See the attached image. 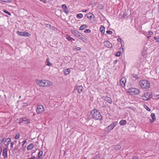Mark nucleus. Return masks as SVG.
Listing matches in <instances>:
<instances>
[{
	"mask_svg": "<svg viewBox=\"0 0 159 159\" xmlns=\"http://www.w3.org/2000/svg\"><path fill=\"white\" fill-rule=\"evenodd\" d=\"M139 85L141 88L144 90H147L150 87L149 82L146 80H142L139 82Z\"/></svg>",
	"mask_w": 159,
	"mask_h": 159,
	"instance_id": "obj_1",
	"label": "nucleus"
},
{
	"mask_svg": "<svg viewBox=\"0 0 159 159\" xmlns=\"http://www.w3.org/2000/svg\"><path fill=\"white\" fill-rule=\"evenodd\" d=\"M91 115L92 116V118L94 120H101L102 119V116L100 112L96 109L92 110Z\"/></svg>",
	"mask_w": 159,
	"mask_h": 159,
	"instance_id": "obj_2",
	"label": "nucleus"
},
{
	"mask_svg": "<svg viewBox=\"0 0 159 159\" xmlns=\"http://www.w3.org/2000/svg\"><path fill=\"white\" fill-rule=\"evenodd\" d=\"M37 83L39 86L42 87L51 86L52 84V83L49 81L44 80H38Z\"/></svg>",
	"mask_w": 159,
	"mask_h": 159,
	"instance_id": "obj_3",
	"label": "nucleus"
},
{
	"mask_svg": "<svg viewBox=\"0 0 159 159\" xmlns=\"http://www.w3.org/2000/svg\"><path fill=\"white\" fill-rule=\"evenodd\" d=\"M72 33L74 35L82 40L83 41H85V38L81 33L75 30H72Z\"/></svg>",
	"mask_w": 159,
	"mask_h": 159,
	"instance_id": "obj_4",
	"label": "nucleus"
},
{
	"mask_svg": "<svg viewBox=\"0 0 159 159\" xmlns=\"http://www.w3.org/2000/svg\"><path fill=\"white\" fill-rule=\"evenodd\" d=\"M117 121H115L113 123L111 124L108 126L105 129V130L109 132L113 129V128L117 125Z\"/></svg>",
	"mask_w": 159,
	"mask_h": 159,
	"instance_id": "obj_5",
	"label": "nucleus"
},
{
	"mask_svg": "<svg viewBox=\"0 0 159 159\" xmlns=\"http://www.w3.org/2000/svg\"><path fill=\"white\" fill-rule=\"evenodd\" d=\"M44 111V108L42 105H38L37 107L36 112L38 114H39L43 112Z\"/></svg>",
	"mask_w": 159,
	"mask_h": 159,
	"instance_id": "obj_6",
	"label": "nucleus"
},
{
	"mask_svg": "<svg viewBox=\"0 0 159 159\" xmlns=\"http://www.w3.org/2000/svg\"><path fill=\"white\" fill-rule=\"evenodd\" d=\"M128 91L129 93L131 94L133 93L134 94H138L139 93V89H137L134 88L129 89H128Z\"/></svg>",
	"mask_w": 159,
	"mask_h": 159,
	"instance_id": "obj_7",
	"label": "nucleus"
},
{
	"mask_svg": "<svg viewBox=\"0 0 159 159\" xmlns=\"http://www.w3.org/2000/svg\"><path fill=\"white\" fill-rule=\"evenodd\" d=\"M126 79L125 78L123 77L121 79L120 82V85L122 87H124L125 85Z\"/></svg>",
	"mask_w": 159,
	"mask_h": 159,
	"instance_id": "obj_8",
	"label": "nucleus"
},
{
	"mask_svg": "<svg viewBox=\"0 0 159 159\" xmlns=\"http://www.w3.org/2000/svg\"><path fill=\"white\" fill-rule=\"evenodd\" d=\"M7 151L8 149L6 148H4L3 150L2 155L4 159H7Z\"/></svg>",
	"mask_w": 159,
	"mask_h": 159,
	"instance_id": "obj_9",
	"label": "nucleus"
},
{
	"mask_svg": "<svg viewBox=\"0 0 159 159\" xmlns=\"http://www.w3.org/2000/svg\"><path fill=\"white\" fill-rule=\"evenodd\" d=\"M20 122L24 124H27L30 122V120L25 118H21Z\"/></svg>",
	"mask_w": 159,
	"mask_h": 159,
	"instance_id": "obj_10",
	"label": "nucleus"
},
{
	"mask_svg": "<svg viewBox=\"0 0 159 159\" xmlns=\"http://www.w3.org/2000/svg\"><path fill=\"white\" fill-rule=\"evenodd\" d=\"M76 89L77 90L79 93H81L82 92L83 88L82 85L77 86Z\"/></svg>",
	"mask_w": 159,
	"mask_h": 159,
	"instance_id": "obj_11",
	"label": "nucleus"
},
{
	"mask_svg": "<svg viewBox=\"0 0 159 159\" xmlns=\"http://www.w3.org/2000/svg\"><path fill=\"white\" fill-rule=\"evenodd\" d=\"M104 45L106 47L109 48H111L112 47V45L111 43L108 41H106L104 42Z\"/></svg>",
	"mask_w": 159,
	"mask_h": 159,
	"instance_id": "obj_12",
	"label": "nucleus"
},
{
	"mask_svg": "<svg viewBox=\"0 0 159 159\" xmlns=\"http://www.w3.org/2000/svg\"><path fill=\"white\" fill-rule=\"evenodd\" d=\"M103 99L106 102H107L109 103H112V101L111 98L107 96L104 97H103Z\"/></svg>",
	"mask_w": 159,
	"mask_h": 159,
	"instance_id": "obj_13",
	"label": "nucleus"
},
{
	"mask_svg": "<svg viewBox=\"0 0 159 159\" xmlns=\"http://www.w3.org/2000/svg\"><path fill=\"white\" fill-rule=\"evenodd\" d=\"M144 96L146 98H148V99H149L152 98V93L150 92H147L144 94Z\"/></svg>",
	"mask_w": 159,
	"mask_h": 159,
	"instance_id": "obj_14",
	"label": "nucleus"
},
{
	"mask_svg": "<svg viewBox=\"0 0 159 159\" xmlns=\"http://www.w3.org/2000/svg\"><path fill=\"white\" fill-rule=\"evenodd\" d=\"M151 116L152 118V120H151L150 119V121H151V123H152L155 121L156 120L155 114L154 113H152L151 114Z\"/></svg>",
	"mask_w": 159,
	"mask_h": 159,
	"instance_id": "obj_15",
	"label": "nucleus"
},
{
	"mask_svg": "<svg viewBox=\"0 0 159 159\" xmlns=\"http://www.w3.org/2000/svg\"><path fill=\"white\" fill-rule=\"evenodd\" d=\"M11 141V138H7V139L4 143V144L5 146L8 147L10 142Z\"/></svg>",
	"mask_w": 159,
	"mask_h": 159,
	"instance_id": "obj_16",
	"label": "nucleus"
},
{
	"mask_svg": "<svg viewBox=\"0 0 159 159\" xmlns=\"http://www.w3.org/2000/svg\"><path fill=\"white\" fill-rule=\"evenodd\" d=\"M34 146L32 143H30L27 146V149L28 150H30L33 148Z\"/></svg>",
	"mask_w": 159,
	"mask_h": 159,
	"instance_id": "obj_17",
	"label": "nucleus"
},
{
	"mask_svg": "<svg viewBox=\"0 0 159 159\" xmlns=\"http://www.w3.org/2000/svg\"><path fill=\"white\" fill-rule=\"evenodd\" d=\"M87 17L89 19H91L92 18H94V15L91 13H89L87 14L86 15Z\"/></svg>",
	"mask_w": 159,
	"mask_h": 159,
	"instance_id": "obj_18",
	"label": "nucleus"
},
{
	"mask_svg": "<svg viewBox=\"0 0 159 159\" xmlns=\"http://www.w3.org/2000/svg\"><path fill=\"white\" fill-rule=\"evenodd\" d=\"M66 39L69 41L72 42L73 41H75V39L71 37L70 36L67 35L66 37Z\"/></svg>",
	"mask_w": 159,
	"mask_h": 159,
	"instance_id": "obj_19",
	"label": "nucleus"
},
{
	"mask_svg": "<svg viewBox=\"0 0 159 159\" xmlns=\"http://www.w3.org/2000/svg\"><path fill=\"white\" fill-rule=\"evenodd\" d=\"M126 123L125 120H122L119 122V124L120 125H125Z\"/></svg>",
	"mask_w": 159,
	"mask_h": 159,
	"instance_id": "obj_20",
	"label": "nucleus"
},
{
	"mask_svg": "<svg viewBox=\"0 0 159 159\" xmlns=\"http://www.w3.org/2000/svg\"><path fill=\"white\" fill-rule=\"evenodd\" d=\"M128 12L127 11H125L122 15V17L124 19L127 18L128 17Z\"/></svg>",
	"mask_w": 159,
	"mask_h": 159,
	"instance_id": "obj_21",
	"label": "nucleus"
},
{
	"mask_svg": "<svg viewBox=\"0 0 159 159\" xmlns=\"http://www.w3.org/2000/svg\"><path fill=\"white\" fill-rule=\"evenodd\" d=\"M70 69H66L64 71V73L66 75H68L70 72Z\"/></svg>",
	"mask_w": 159,
	"mask_h": 159,
	"instance_id": "obj_22",
	"label": "nucleus"
},
{
	"mask_svg": "<svg viewBox=\"0 0 159 159\" xmlns=\"http://www.w3.org/2000/svg\"><path fill=\"white\" fill-rule=\"evenodd\" d=\"M100 30L102 34H104L105 32V27L101 25L100 28Z\"/></svg>",
	"mask_w": 159,
	"mask_h": 159,
	"instance_id": "obj_23",
	"label": "nucleus"
},
{
	"mask_svg": "<svg viewBox=\"0 0 159 159\" xmlns=\"http://www.w3.org/2000/svg\"><path fill=\"white\" fill-rule=\"evenodd\" d=\"M121 148V146L119 145H116L115 146L114 149L116 150H119Z\"/></svg>",
	"mask_w": 159,
	"mask_h": 159,
	"instance_id": "obj_24",
	"label": "nucleus"
},
{
	"mask_svg": "<svg viewBox=\"0 0 159 159\" xmlns=\"http://www.w3.org/2000/svg\"><path fill=\"white\" fill-rule=\"evenodd\" d=\"M87 26L85 24H84L81 25L80 28V30H83L87 28Z\"/></svg>",
	"mask_w": 159,
	"mask_h": 159,
	"instance_id": "obj_25",
	"label": "nucleus"
},
{
	"mask_svg": "<svg viewBox=\"0 0 159 159\" xmlns=\"http://www.w3.org/2000/svg\"><path fill=\"white\" fill-rule=\"evenodd\" d=\"M43 154V152L42 151H39L38 155V157L39 158H41V157L42 156Z\"/></svg>",
	"mask_w": 159,
	"mask_h": 159,
	"instance_id": "obj_26",
	"label": "nucleus"
},
{
	"mask_svg": "<svg viewBox=\"0 0 159 159\" xmlns=\"http://www.w3.org/2000/svg\"><path fill=\"white\" fill-rule=\"evenodd\" d=\"M30 36V34L29 33L26 32H23V36L29 37Z\"/></svg>",
	"mask_w": 159,
	"mask_h": 159,
	"instance_id": "obj_27",
	"label": "nucleus"
},
{
	"mask_svg": "<svg viewBox=\"0 0 159 159\" xmlns=\"http://www.w3.org/2000/svg\"><path fill=\"white\" fill-rule=\"evenodd\" d=\"M83 17V15L81 13H79L76 15V17L78 19H81Z\"/></svg>",
	"mask_w": 159,
	"mask_h": 159,
	"instance_id": "obj_28",
	"label": "nucleus"
},
{
	"mask_svg": "<svg viewBox=\"0 0 159 159\" xmlns=\"http://www.w3.org/2000/svg\"><path fill=\"white\" fill-rule=\"evenodd\" d=\"M20 133H17L15 135V139H19L20 137Z\"/></svg>",
	"mask_w": 159,
	"mask_h": 159,
	"instance_id": "obj_29",
	"label": "nucleus"
},
{
	"mask_svg": "<svg viewBox=\"0 0 159 159\" xmlns=\"http://www.w3.org/2000/svg\"><path fill=\"white\" fill-rule=\"evenodd\" d=\"M46 62L47 63V65L48 66H51L52 64L49 61V58H48L46 60Z\"/></svg>",
	"mask_w": 159,
	"mask_h": 159,
	"instance_id": "obj_30",
	"label": "nucleus"
},
{
	"mask_svg": "<svg viewBox=\"0 0 159 159\" xmlns=\"http://www.w3.org/2000/svg\"><path fill=\"white\" fill-rule=\"evenodd\" d=\"M17 34L20 36H23V32H21L19 31H17L16 32Z\"/></svg>",
	"mask_w": 159,
	"mask_h": 159,
	"instance_id": "obj_31",
	"label": "nucleus"
},
{
	"mask_svg": "<svg viewBox=\"0 0 159 159\" xmlns=\"http://www.w3.org/2000/svg\"><path fill=\"white\" fill-rule=\"evenodd\" d=\"M98 7L99 9H102L103 8V6L102 4H99Z\"/></svg>",
	"mask_w": 159,
	"mask_h": 159,
	"instance_id": "obj_32",
	"label": "nucleus"
},
{
	"mask_svg": "<svg viewBox=\"0 0 159 159\" xmlns=\"http://www.w3.org/2000/svg\"><path fill=\"white\" fill-rule=\"evenodd\" d=\"M81 49L80 47H75L73 48V49L75 51H78L79 50Z\"/></svg>",
	"mask_w": 159,
	"mask_h": 159,
	"instance_id": "obj_33",
	"label": "nucleus"
},
{
	"mask_svg": "<svg viewBox=\"0 0 159 159\" xmlns=\"http://www.w3.org/2000/svg\"><path fill=\"white\" fill-rule=\"evenodd\" d=\"M91 31L89 29H86V30L84 31V32L86 33H91Z\"/></svg>",
	"mask_w": 159,
	"mask_h": 159,
	"instance_id": "obj_34",
	"label": "nucleus"
},
{
	"mask_svg": "<svg viewBox=\"0 0 159 159\" xmlns=\"http://www.w3.org/2000/svg\"><path fill=\"white\" fill-rule=\"evenodd\" d=\"M67 8V7L66 4H64L62 5V8L63 10L64 9H66Z\"/></svg>",
	"mask_w": 159,
	"mask_h": 159,
	"instance_id": "obj_35",
	"label": "nucleus"
},
{
	"mask_svg": "<svg viewBox=\"0 0 159 159\" xmlns=\"http://www.w3.org/2000/svg\"><path fill=\"white\" fill-rule=\"evenodd\" d=\"M26 143H27V141L26 140H24L23 141V142H22L23 144H22V146L23 148L25 147L26 146H25L24 147V146L25 144Z\"/></svg>",
	"mask_w": 159,
	"mask_h": 159,
	"instance_id": "obj_36",
	"label": "nucleus"
},
{
	"mask_svg": "<svg viewBox=\"0 0 159 159\" xmlns=\"http://www.w3.org/2000/svg\"><path fill=\"white\" fill-rule=\"evenodd\" d=\"M121 54V53L120 51L118 52L116 55V57H119L120 56Z\"/></svg>",
	"mask_w": 159,
	"mask_h": 159,
	"instance_id": "obj_37",
	"label": "nucleus"
},
{
	"mask_svg": "<svg viewBox=\"0 0 159 159\" xmlns=\"http://www.w3.org/2000/svg\"><path fill=\"white\" fill-rule=\"evenodd\" d=\"M63 10L64 12L66 14H67L68 13L69 11H68L67 8L66 9H63Z\"/></svg>",
	"mask_w": 159,
	"mask_h": 159,
	"instance_id": "obj_38",
	"label": "nucleus"
},
{
	"mask_svg": "<svg viewBox=\"0 0 159 159\" xmlns=\"http://www.w3.org/2000/svg\"><path fill=\"white\" fill-rule=\"evenodd\" d=\"M153 34V33L152 31H149L148 32V35H149V36H151Z\"/></svg>",
	"mask_w": 159,
	"mask_h": 159,
	"instance_id": "obj_39",
	"label": "nucleus"
},
{
	"mask_svg": "<svg viewBox=\"0 0 159 159\" xmlns=\"http://www.w3.org/2000/svg\"><path fill=\"white\" fill-rule=\"evenodd\" d=\"M106 33L109 34H111L112 33V31L110 30H107Z\"/></svg>",
	"mask_w": 159,
	"mask_h": 159,
	"instance_id": "obj_40",
	"label": "nucleus"
},
{
	"mask_svg": "<svg viewBox=\"0 0 159 159\" xmlns=\"http://www.w3.org/2000/svg\"><path fill=\"white\" fill-rule=\"evenodd\" d=\"M143 98L142 99L144 100L147 101L148 100V98H146V97L145 96H144V95L143 96Z\"/></svg>",
	"mask_w": 159,
	"mask_h": 159,
	"instance_id": "obj_41",
	"label": "nucleus"
},
{
	"mask_svg": "<svg viewBox=\"0 0 159 159\" xmlns=\"http://www.w3.org/2000/svg\"><path fill=\"white\" fill-rule=\"evenodd\" d=\"M2 2H11V0H3Z\"/></svg>",
	"mask_w": 159,
	"mask_h": 159,
	"instance_id": "obj_42",
	"label": "nucleus"
},
{
	"mask_svg": "<svg viewBox=\"0 0 159 159\" xmlns=\"http://www.w3.org/2000/svg\"><path fill=\"white\" fill-rule=\"evenodd\" d=\"M4 12L5 13H6L7 14H8V15H11V13H10L9 12H8V11H6V10H5V11H4Z\"/></svg>",
	"mask_w": 159,
	"mask_h": 159,
	"instance_id": "obj_43",
	"label": "nucleus"
},
{
	"mask_svg": "<svg viewBox=\"0 0 159 159\" xmlns=\"http://www.w3.org/2000/svg\"><path fill=\"white\" fill-rule=\"evenodd\" d=\"M14 144V142H12L11 143V148H13V146Z\"/></svg>",
	"mask_w": 159,
	"mask_h": 159,
	"instance_id": "obj_44",
	"label": "nucleus"
},
{
	"mask_svg": "<svg viewBox=\"0 0 159 159\" xmlns=\"http://www.w3.org/2000/svg\"><path fill=\"white\" fill-rule=\"evenodd\" d=\"M154 39L156 40V41L157 42H159V41H158V38H157L155 36L154 37Z\"/></svg>",
	"mask_w": 159,
	"mask_h": 159,
	"instance_id": "obj_45",
	"label": "nucleus"
},
{
	"mask_svg": "<svg viewBox=\"0 0 159 159\" xmlns=\"http://www.w3.org/2000/svg\"><path fill=\"white\" fill-rule=\"evenodd\" d=\"M0 138L1 139V141H2V143L3 142V141L4 140V139L2 137H1V138Z\"/></svg>",
	"mask_w": 159,
	"mask_h": 159,
	"instance_id": "obj_46",
	"label": "nucleus"
},
{
	"mask_svg": "<svg viewBox=\"0 0 159 159\" xmlns=\"http://www.w3.org/2000/svg\"><path fill=\"white\" fill-rule=\"evenodd\" d=\"M132 159H139V158L137 156H135L132 158Z\"/></svg>",
	"mask_w": 159,
	"mask_h": 159,
	"instance_id": "obj_47",
	"label": "nucleus"
},
{
	"mask_svg": "<svg viewBox=\"0 0 159 159\" xmlns=\"http://www.w3.org/2000/svg\"><path fill=\"white\" fill-rule=\"evenodd\" d=\"M133 77H134V78H136V79H138V78H139L138 77V76H137V75H135L134 76H133Z\"/></svg>",
	"mask_w": 159,
	"mask_h": 159,
	"instance_id": "obj_48",
	"label": "nucleus"
},
{
	"mask_svg": "<svg viewBox=\"0 0 159 159\" xmlns=\"http://www.w3.org/2000/svg\"><path fill=\"white\" fill-rule=\"evenodd\" d=\"M121 39L120 38H118L117 39V40L118 42H120L121 41Z\"/></svg>",
	"mask_w": 159,
	"mask_h": 159,
	"instance_id": "obj_49",
	"label": "nucleus"
},
{
	"mask_svg": "<svg viewBox=\"0 0 159 159\" xmlns=\"http://www.w3.org/2000/svg\"><path fill=\"white\" fill-rule=\"evenodd\" d=\"M148 111H150V109L149 107H147V108L146 109Z\"/></svg>",
	"mask_w": 159,
	"mask_h": 159,
	"instance_id": "obj_50",
	"label": "nucleus"
},
{
	"mask_svg": "<svg viewBox=\"0 0 159 159\" xmlns=\"http://www.w3.org/2000/svg\"><path fill=\"white\" fill-rule=\"evenodd\" d=\"M87 11V10H83L82 11V12H86Z\"/></svg>",
	"mask_w": 159,
	"mask_h": 159,
	"instance_id": "obj_51",
	"label": "nucleus"
},
{
	"mask_svg": "<svg viewBox=\"0 0 159 159\" xmlns=\"http://www.w3.org/2000/svg\"><path fill=\"white\" fill-rule=\"evenodd\" d=\"M151 37V36H148L147 37V38L148 39H150V37Z\"/></svg>",
	"mask_w": 159,
	"mask_h": 159,
	"instance_id": "obj_52",
	"label": "nucleus"
},
{
	"mask_svg": "<svg viewBox=\"0 0 159 159\" xmlns=\"http://www.w3.org/2000/svg\"><path fill=\"white\" fill-rule=\"evenodd\" d=\"M47 25L49 26L50 28H51V25L50 24H48Z\"/></svg>",
	"mask_w": 159,
	"mask_h": 159,
	"instance_id": "obj_53",
	"label": "nucleus"
},
{
	"mask_svg": "<svg viewBox=\"0 0 159 159\" xmlns=\"http://www.w3.org/2000/svg\"><path fill=\"white\" fill-rule=\"evenodd\" d=\"M156 96V97H157L158 98H159V95H157Z\"/></svg>",
	"mask_w": 159,
	"mask_h": 159,
	"instance_id": "obj_54",
	"label": "nucleus"
},
{
	"mask_svg": "<svg viewBox=\"0 0 159 159\" xmlns=\"http://www.w3.org/2000/svg\"><path fill=\"white\" fill-rule=\"evenodd\" d=\"M16 141H17L16 140H15L14 141V142L16 143Z\"/></svg>",
	"mask_w": 159,
	"mask_h": 159,
	"instance_id": "obj_55",
	"label": "nucleus"
},
{
	"mask_svg": "<svg viewBox=\"0 0 159 159\" xmlns=\"http://www.w3.org/2000/svg\"><path fill=\"white\" fill-rule=\"evenodd\" d=\"M122 51L123 52V51L124 50H123V48H122Z\"/></svg>",
	"mask_w": 159,
	"mask_h": 159,
	"instance_id": "obj_56",
	"label": "nucleus"
},
{
	"mask_svg": "<svg viewBox=\"0 0 159 159\" xmlns=\"http://www.w3.org/2000/svg\"><path fill=\"white\" fill-rule=\"evenodd\" d=\"M36 159H41V158H37Z\"/></svg>",
	"mask_w": 159,
	"mask_h": 159,
	"instance_id": "obj_57",
	"label": "nucleus"
},
{
	"mask_svg": "<svg viewBox=\"0 0 159 159\" xmlns=\"http://www.w3.org/2000/svg\"><path fill=\"white\" fill-rule=\"evenodd\" d=\"M40 1H41V2H43V0H39Z\"/></svg>",
	"mask_w": 159,
	"mask_h": 159,
	"instance_id": "obj_58",
	"label": "nucleus"
},
{
	"mask_svg": "<svg viewBox=\"0 0 159 159\" xmlns=\"http://www.w3.org/2000/svg\"><path fill=\"white\" fill-rule=\"evenodd\" d=\"M20 142H19V144H20Z\"/></svg>",
	"mask_w": 159,
	"mask_h": 159,
	"instance_id": "obj_59",
	"label": "nucleus"
},
{
	"mask_svg": "<svg viewBox=\"0 0 159 159\" xmlns=\"http://www.w3.org/2000/svg\"><path fill=\"white\" fill-rule=\"evenodd\" d=\"M0 1H3V0H0Z\"/></svg>",
	"mask_w": 159,
	"mask_h": 159,
	"instance_id": "obj_60",
	"label": "nucleus"
},
{
	"mask_svg": "<svg viewBox=\"0 0 159 159\" xmlns=\"http://www.w3.org/2000/svg\"><path fill=\"white\" fill-rule=\"evenodd\" d=\"M20 98V96L19 97V98Z\"/></svg>",
	"mask_w": 159,
	"mask_h": 159,
	"instance_id": "obj_61",
	"label": "nucleus"
}]
</instances>
